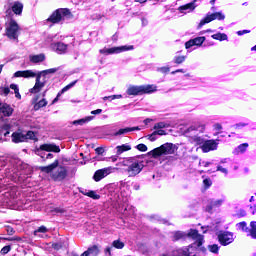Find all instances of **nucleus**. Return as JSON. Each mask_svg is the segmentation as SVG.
Segmentation results:
<instances>
[{"label":"nucleus","mask_w":256,"mask_h":256,"mask_svg":"<svg viewBox=\"0 0 256 256\" xmlns=\"http://www.w3.org/2000/svg\"><path fill=\"white\" fill-rule=\"evenodd\" d=\"M208 249L211 253H219V246L217 244L208 246Z\"/></svg>","instance_id":"42"},{"label":"nucleus","mask_w":256,"mask_h":256,"mask_svg":"<svg viewBox=\"0 0 256 256\" xmlns=\"http://www.w3.org/2000/svg\"><path fill=\"white\" fill-rule=\"evenodd\" d=\"M236 215L237 217H245L247 213L245 212V210H239Z\"/></svg>","instance_id":"53"},{"label":"nucleus","mask_w":256,"mask_h":256,"mask_svg":"<svg viewBox=\"0 0 256 256\" xmlns=\"http://www.w3.org/2000/svg\"><path fill=\"white\" fill-rule=\"evenodd\" d=\"M126 93L133 96L143 95L142 86H129Z\"/></svg>","instance_id":"16"},{"label":"nucleus","mask_w":256,"mask_h":256,"mask_svg":"<svg viewBox=\"0 0 256 256\" xmlns=\"http://www.w3.org/2000/svg\"><path fill=\"white\" fill-rule=\"evenodd\" d=\"M192 141L194 143H196V145H201V146L203 145V143H205V140L203 138L199 137V136H194L192 138Z\"/></svg>","instance_id":"40"},{"label":"nucleus","mask_w":256,"mask_h":256,"mask_svg":"<svg viewBox=\"0 0 256 256\" xmlns=\"http://www.w3.org/2000/svg\"><path fill=\"white\" fill-rule=\"evenodd\" d=\"M127 133H131L129 127L119 129L116 133L113 134V136L119 137V136L125 135Z\"/></svg>","instance_id":"34"},{"label":"nucleus","mask_w":256,"mask_h":256,"mask_svg":"<svg viewBox=\"0 0 256 256\" xmlns=\"http://www.w3.org/2000/svg\"><path fill=\"white\" fill-rule=\"evenodd\" d=\"M245 33H251V31H249V30L238 31L237 35L241 36V35H245Z\"/></svg>","instance_id":"59"},{"label":"nucleus","mask_w":256,"mask_h":256,"mask_svg":"<svg viewBox=\"0 0 256 256\" xmlns=\"http://www.w3.org/2000/svg\"><path fill=\"white\" fill-rule=\"evenodd\" d=\"M25 137H26V140L27 139H32V140H35V132L33 131H28L26 134H24Z\"/></svg>","instance_id":"46"},{"label":"nucleus","mask_w":256,"mask_h":256,"mask_svg":"<svg viewBox=\"0 0 256 256\" xmlns=\"http://www.w3.org/2000/svg\"><path fill=\"white\" fill-rule=\"evenodd\" d=\"M30 63H43L45 61V54H37L29 56Z\"/></svg>","instance_id":"24"},{"label":"nucleus","mask_w":256,"mask_h":256,"mask_svg":"<svg viewBox=\"0 0 256 256\" xmlns=\"http://www.w3.org/2000/svg\"><path fill=\"white\" fill-rule=\"evenodd\" d=\"M10 89H12L14 93H17V91H19V86H17V84H11Z\"/></svg>","instance_id":"54"},{"label":"nucleus","mask_w":256,"mask_h":256,"mask_svg":"<svg viewBox=\"0 0 256 256\" xmlns=\"http://www.w3.org/2000/svg\"><path fill=\"white\" fill-rule=\"evenodd\" d=\"M179 253L180 255H183V256H195L197 253V248L193 246H189L184 249H180Z\"/></svg>","instance_id":"18"},{"label":"nucleus","mask_w":256,"mask_h":256,"mask_svg":"<svg viewBox=\"0 0 256 256\" xmlns=\"http://www.w3.org/2000/svg\"><path fill=\"white\" fill-rule=\"evenodd\" d=\"M154 132L156 135H160V136L167 135V132H165V130L163 129H158V130H155Z\"/></svg>","instance_id":"51"},{"label":"nucleus","mask_w":256,"mask_h":256,"mask_svg":"<svg viewBox=\"0 0 256 256\" xmlns=\"http://www.w3.org/2000/svg\"><path fill=\"white\" fill-rule=\"evenodd\" d=\"M101 113H103L102 109H97V110L91 111V115H101Z\"/></svg>","instance_id":"55"},{"label":"nucleus","mask_w":256,"mask_h":256,"mask_svg":"<svg viewBox=\"0 0 256 256\" xmlns=\"http://www.w3.org/2000/svg\"><path fill=\"white\" fill-rule=\"evenodd\" d=\"M97 155H103L105 153V149L98 147L95 149Z\"/></svg>","instance_id":"52"},{"label":"nucleus","mask_w":256,"mask_h":256,"mask_svg":"<svg viewBox=\"0 0 256 256\" xmlns=\"http://www.w3.org/2000/svg\"><path fill=\"white\" fill-rule=\"evenodd\" d=\"M185 237H187V234H185V232L177 231L174 232L173 241H179L181 239H185Z\"/></svg>","instance_id":"32"},{"label":"nucleus","mask_w":256,"mask_h":256,"mask_svg":"<svg viewBox=\"0 0 256 256\" xmlns=\"http://www.w3.org/2000/svg\"><path fill=\"white\" fill-rule=\"evenodd\" d=\"M177 151V146L173 143H165L158 148L151 150L148 155H151L154 159L161 157V155H174Z\"/></svg>","instance_id":"4"},{"label":"nucleus","mask_w":256,"mask_h":256,"mask_svg":"<svg viewBox=\"0 0 256 256\" xmlns=\"http://www.w3.org/2000/svg\"><path fill=\"white\" fill-rule=\"evenodd\" d=\"M14 77H23L24 79H30L36 77V82L33 88L30 89V93L36 94L45 87L47 80L41 77V74L35 73L33 70L17 71L14 73Z\"/></svg>","instance_id":"2"},{"label":"nucleus","mask_w":256,"mask_h":256,"mask_svg":"<svg viewBox=\"0 0 256 256\" xmlns=\"http://www.w3.org/2000/svg\"><path fill=\"white\" fill-rule=\"evenodd\" d=\"M237 227H239L242 231H245V233H249V228L247 227L246 222H240L237 224Z\"/></svg>","instance_id":"41"},{"label":"nucleus","mask_w":256,"mask_h":256,"mask_svg":"<svg viewBox=\"0 0 256 256\" xmlns=\"http://www.w3.org/2000/svg\"><path fill=\"white\" fill-rule=\"evenodd\" d=\"M10 91L11 90L9 88H4V94L5 95H9Z\"/></svg>","instance_id":"63"},{"label":"nucleus","mask_w":256,"mask_h":256,"mask_svg":"<svg viewBox=\"0 0 256 256\" xmlns=\"http://www.w3.org/2000/svg\"><path fill=\"white\" fill-rule=\"evenodd\" d=\"M130 129V132L131 131H141V128H139V126H136V127H129Z\"/></svg>","instance_id":"61"},{"label":"nucleus","mask_w":256,"mask_h":256,"mask_svg":"<svg viewBox=\"0 0 256 256\" xmlns=\"http://www.w3.org/2000/svg\"><path fill=\"white\" fill-rule=\"evenodd\" d=\"M159 71H161V73H169V67H161Z\"/></svg>","instance_id":"58"},{"label":"nucleus","mask_w":256,"mask_h":256,"mask_svg":"<svg viewBox=\"0 0 256 256\" xmlns=\"http://www.w3.org/2000/svg\"><path fill=\"white\" fill-rule=\"evenodd\" d=\"M38 99H39V97H36L33 101L34 111H39V109H41L43 107H47V100L46 99H42L39 102H37Z\"/></svg>","instance_id":"23"},{"label":"nucleus","mask_w":256,"mask_h":256,"mask_svg":"<svg viewBox=\"0 0 256 256\" xmlns=\"http://www.w3.org/2000/svg\"><path fill=\"white\" fill-rule=\"evenodd\" d=\"M223 205V200H214L211 202V207H221Z\"/></svg>","instance_id":"45"},{"label":"nucleus","mask_w":256,"mask_h":256,"mask_svg":"<svg viewBox=\"0 0 256 256\" xmlns=\"http://www.w3.org/2000/svg\"><path fill=\"white\" fill-rule=\"evenodd\" d=\"M136 149H138V151H141L142 153H145V151H147V145H145V144H138L136 146Z\"/></svg>","instance_id":"47"},{"label":"nucleus","mask_w":256,"mask_h":256,"mask_svg":"<svg viewBox=\"0 0 256 256\" xmlns=\"http://www.w3.org/2000/svg\"><path fill=\"white\" fill-rule=\"evenodd\" d=\"M193 131H199V133H203L205 131V125L199 122L194 123L184 131V134L189 135V133H193Z\"/></svg>","instance_id":"14"},{"label":"nucleus","mask_w":256,"mask_h":256,"mask_svg":"<svg viewBox=\"0 0 256 256\" xmlns=\"http://www.w3.org/2000/svg\"><path fill=\"white\" fill-rule=\"evenodd\" d=\"M19 24H17V21L10 20L6 27V36L8 39H19V31H20Z\"/></svg>","instance_id":"6"},{"label":"nucleus","mask_w":256,"mask_h":256,"mask_svg":"<svg viewBox=\"0 0 256 256\" xmlns=\"http://www.w3.org/2000/svg\"><path fill=\"white\" fill-rule=\"evenodd\" d=\"M185 59H187L186 56H175L174 62L176 63V65H181V63H185Z\"/></svg>","instance_id":"38"},{"label":"nucleus","mask_w":256,"mask_h":256,"mask_svg":"<svg viewBox=\"0 0 256 256\" xmlns=\"http://www.w3.org/2000/svg\"><path fill=\"white\" fill-rule=\"evenodd\" d=\"M131 50H133V46H120V47L101 49L100 53L104 55H113L115 53H123V51H131Z\"/></svg>","instance_id":"8"},{"label":"nucleus","mask_w":256,"mask_h":256,"mask_svg":"<svg viewBox=\"0 0 256 256\" xmlns=\"http://www.w3.org/2000/svg\"><path fill=\"white\" fill-rule=\"evenodd\" d=\"M0 113L4 117H11L13 115V108L9 104H0Z\"/></svg>","instance_id":"15"},{"label":"nucleus","mask_w":256,"mask_h":256,"mask_svg":"<svg viewBox=\"0 0 256 256\" xmlns=\"http://www.w3.org/2000/svg\"><path fill=\"white\" fill-rule=\"evenodd\" d=\"M167 127H170L169 123L166 122H158L154 125L153 129L158 130V129H167Z\"/></svg>","instance_id":"36"},{"label":"nucleus","mask_w":256,"mask_h":256,"mask_svg":"<svg viewBox=\"0 0 256 256\" xmlns=\"http://www.w3.org/2000/svg\"><path fill=\"white\" fill-rule=\"evenodd\" d=\"M212 39H215L216 41H227V34H224V33L213 34Z\"/></svg>","instance_id":"33"},{"label":"nucleus","mask_w":256,"mask_h":256,"mask_svg":"<svg viewBox=\"0 0 256 256\" xmlns=\"http://www.w3.org/2000/svg\"><path fill=\"white\" fill-rule=\"evenodd\" d=\"M9 251H11V246H4V247L1 249L0 253H1L2 255H7V253H9Z\"/></svg>","instance_id":"49"},{"label":"nucleus","mask_w":256,"mask_h":256,"mask_svg":"<svg viewBox=\"0 0 256 256\" xmlns=\"http://www.w3.org/2000/svg\"><path fill=\"white\" fill-rule=\"evenodd\" d=\"M7 233H8V235H13L15 233V230H13L12 227H8L7 228Z\"/></svg>","instance_id":"60"},{"label":"nucleus","mask_w":256,"mask_h":256,"mask_svg":"<svg viewBox=\"0 0 256 256\" xmlns=\"http://www.w3.org/2000/svg\"><path fill=\"white\" fill-rule=\"evenodd\" d=\"M247 147H249L248 143L240 144L236 151H238V153H245L247 151Z\"/></svg>","instance_id":"39"},{"label":"nucleus","mask_w":256,"mask_h":256,"mask_svg":"<svg viewBox=\"0 0 256 256\" xmlns=\"http://www.w3.org/2000/svg\"><path fill=\"white\" fill-rule=\"evenodd\" d=\"M12 11L15 15H21L23 13V5L20 2H15L12 6Z\"/></svg>","instance_id":"26"},{"label":"nucleus","mask_w":256,"mask_h":256,"mask_svg":"<svg viewBox=\"0 0 256 256\" xmlns=\"http://www.w3.org/2000/svg\"><path fill=\"white\" fill-rule=\"evenodd\" d=\"M247 124L245 123H239V124H236L234 127L235 129H239V127H245Z\"/></svg>","instance_id":"62"},{"label":"nucleus","mask_w":256,"mask_h":256,"mask_svg":"<svg viewBox=\"0 0 256 256\" xmlns=\"http://www.w3.org/2000/svg\"><path fill=\"white\" fill-rule=\"evenodd\" d=\"M186 237H191L196 242L197 247H201L203 245V235L199 234V231L195 229H191L187 234Z\"/></svg>","instance_id":"12"},{"label":"nucleus","mask_w":256,"mask_h":256,"mask_svg":"<svg viewBox=\"0 0 256 256\" xmlns=\"http://www.w3.org/2000/svg\"><path fill=\"white\" fill-rule=\"evenodd\" d=\"M86 197H90L91 199H101V196H99L95 191L90 190L87 193H85Z\"/></svg>","instance_id":"37"},{"label":"nucleus","mask_w":256,"mask_h":256,"mask_svg":"<svg viewBox=\"0 0 256 256\" xmlns=\"http://www.w3.org/2000/svg\"><path fill=\"white\" fill-rule=\"evenodd\" d=\"M218 241L222 245H231L233 241H235V238H233V233L231 232H220L218 234Z\"/></svg>","instance_id":"10"},{"label":"nucleus","mask_w":256,"mask_h":256,"mask_svg":"<svg viewBox=\"0 0 256 256\" xmlns=\"http://www.w3.org/2000/svg\"><path fill=\"white\" fill-rule=\"evenodd\" d=\"M203 184L206 189H209V187H211V185H213V182L211 181V179L206 178L203 180Z\"/></svg>","instance_id":"44"},{"label":"nucleus","mask_w":256,"mask_h":256,"mask_svg":"<svg viewBox=\"0 0 256 256\" xmlns=\"http://www.w3.org/2000/svg\"><path fill=\"white\" fill-rule=\"evenodd\" d=\"M248 235L252 239H256V221L250 222V229L248 230Z\"/></svg>","instance_id":"27"},{"label":"nucleus","mask_w":256,"mask_h":256,"mask_svg":"<svg viewBox=\"0 0 256 256\" xmlns=\"http://www.w3.org/2000/svg\"><path fill=\"white\" fill-rule=\"evenodd\" d=\"M113 171H115V168H113L111 166L99 169L94 173L93 179H94V181L99 182V181H101V179H105V177H107V175H111V173H113Z\"/></svg>","instance_id":"9"},{"label":"nucleus","mask_w":256,"mask_h":256,"mask_svg":"<svg viewBox=\"0 0 256 256\" xmlns=\"http://www.w3.org/2000/svg\"><path fill=\"white\" fill-rule=\"evenodd\" d=\"M123 167H128L126 169V173L128 174V177H137L141 171H143V162H139V160L135 158H127L124 161H122Z\"/></svg>","instance_id":"3"},{"label":"nucleus","mask_w":256,"mask_h":256,"mask_svg":"<svg viewBox=\"0 0 256 256\" xmlns=\"http://www.w3.org/2000/svg\"><path fill=\"white\" fill-rule=\"evenodd\" d=\"M203 43H205V36L196 37L194 39H191V40L187 41L185 43V48L186 49H191V47H195V45L197 47H201V45H203Z\"/></svg>","instance_id":"13"},{"label":"nucleus","mask_w":256,"mask_h":256,"mask_svg":"<svg viewBox=\"0 0 256 256\" xmlns=\"http://www.w3.org/2000/svg\"><path fill=\"white\" fill-rule=\"evenodd\" d=\"M146 137L151 142L157 141V134L155 133V131L152 134L147 135Z\"/></svg>","instance_id":"48"},{"label":"nucleus","mask_w":256,"mask_h":256,"mask_svg":"<svg viewBox=\"0 0 256 256\" xmlns=\"http://www.w3.org/2000/svg\"><path fill=\"white\" fill-rule=\"evenodd\" d=\"M65 17H71V11L67 8L57 9L48 19L50 23H60Z\"/></svg>","instance_id":"5"},{"label":"nucleus","mask_w":256,"mask_h":256,"mask_svg":"<svg viewBox=\"0 0 256 256\" xmlns=\"http://www.w3.org/2000/svg\"><path fill=\"white\" fill-rule=\"evenodd\" d=\"M35 233H47V227L41 226L35 231Z\"/></svg>","instance_id":"50"},{"label":"nucleus","mask_w":256,"mask_h":256,"mask_svg":"<svg viewBox=\"0 0 256 256\" xmlns=\"http://www.w3.org/2000/svg\"><path fill=\"white\" fill-rule=\"evenodd\" d=\"M123 96L121 94L119 95H112V96H105L103 98L104 101H107V99H110V101H113L115 99H121Z\"/></svg>","instance_id":"43"},{"label":"nucleus","mask_w":256,"mask_h":256,"mask_svg":"<svg viewBox=\"0 0 256 256\" xmlns=\"http://www.w3.org/2000/svg\"><path fill=\"white\" fill-rule=\"evenodd\" d=\"M216 19H218V21H223L225 19V15L221 12L208 14L204 19L200 21L198 29H201L203 25H207V23H211V21H215Z\"/></svg>","instance_id":"7"},{"label":"nucleus","mask_w":256,"mask_h":256,"mask_svg":"<svg viewBox=\"0 0 256 256\" xmlns=\"http://www.w3.org/2000/svg\"><path fill=\"white\" fill-rule=\"evenodd\" d=\"M117 149V155H121L122 153H125V151H131V145L129 144H123L116 147Z\"/></svg>","instance_id":"28"},{"label":"nucleus","mask_w":256,"mask_h":256,"mask_svg":"<svg viewBox=\"0 0 256 256\" xmlns=\"http://www.w3.org/2000/svg\"><path fill=\"white\" fill-rule=\"evenodd\" d=\"M67 44L58 42L53 45V49L58 53V55H63L64 53H67Z\"/></svg>","instance_id":"19"},{"label":"nucleus","mask_w":256,"mask_h":256,"mask_svg":"<svg viewBox=\"0 0 256 256\" xmlns=\"http://www.w3.org/2000/svg\"><path fill=\"white\" fill-rule=\"evenodd\" d=\"M81 256H90V255L88 254V252H87V250H86L85 252H83V253L81 254Z\"/></svg>","instance_id":"64"},{"label":"nucleus","mask_w":256,"mask_h":256,"mask_svg":"<svg viewBox=\"0 0 256 256\" xmlns=\"http://www.w3.org/2000/svg\"><path fill=\"white\" fill-rule=\"evenodd\" d=\"M86 251L88 252V254L90 256H97V255H99V246L93 245V246L89 247Z\"/></svg>","instance_id":"30"},{"label":"nucleus","mask_w":256,"mask_h":256,"mask_svg":"<svg viewBox=\"0 0 256 256\" xmlns=\"http://www.w3.org/2000/svg\"><path fill=\"white\" fill-rule=\"evenodd\" d=\"M197 5H195V2H190L186 5H183V6H180L179 7V11L183 12V11H188L191 12V11H195Z\"/></svg>","instance_id":"25"},{"label":"nucleus","mask_w":256,"mask_h":256,"mask_svg":"<svg viewBox=\"0 0 256 256\" xmlns=\"http://www.w3.org/2000/svg\"><path fill=\"white\" fill-rule=\"evenodd\" d=\"M77 84V80L71 82L70 84H68L67 86H65L61 92H59L57 94V96L54 98V100L52 101V105L57 103L59 101V97H61V95H63V93H66V91H69V89H71V87H75V85Z\"/></svg>","instance_id":"17"},{"label":"nucleus","mask_w":256,"mask_h":256,"mask_svg":"<svg viewBox=\"0 0 256 256\" xmlns=\"http://www.w3.org/2000/svg\"><path fill=\"white\" fill-rule=\"evenodd\" d=\"M95 119L94 116H88L86 118H82L80 120H75L73 123L74 125H85V123H89V121H93Z\"/></svg>","instance_id":"29"},{"label":"nucleus","mask_w":256,"mask_h":256,"mask_svg":"<svg viewBox=\"0 0 256 256\" xmlns=\"http://www.w3.org/2000/svg\"><path fill=\"white\" fill-rule=\"evenodd\" d=\"M217 171H221V173H225V175H227V169L223 168V166H218Z\"/></svg>","instance_id":"56"},{"label":"nucleus","mask_w":256,"mask_h":256,"mask_svg":"<svg viewBox=\"0 0 256 256\" xmlns=\"http://www.w3.org/2000/svg\"><path fill=\"white\" fill-rule=\"evenodd\" d=\"M41 151H52L53 153H60L61 148L53 144H43L40 146Z\"/></svg>","instance_id":"20"},{"label":"nucleus","mask_w":256,"mask_h":256,"mask_svg":"<svg viewBox=\"0 0 256 256\" xmlns=\"http://www.w3.org/2000/svg\"><path fill=\"white\" fill-rule=\"evenodd\" d=\"M112 247H114L115 249H123L125 247V243L122 242L120 239L114 240L112 242Z\"/></svg>","instance_id":"35"},{"label":"nucleus","mask_w":256,"mask_h":256,"mask_svg":"<svg viewBox=\"0 0 256 256\" xmlns=\"http://www.w3.org/2000/svg\"><path fill=\"white\" fill-rule=\"evenodd\" d=\"M39 170L42 173L50 174L53 181H65L67 179V168L65 166H59V160H55L48 166H40Z\"/></svg>","instance_id":"1"},{"label":"nucleus","mask_w":256,"mask_h":256,"mask_svg":"<svg viewBox=\"0 0 256 256\" xmlns=\"http://www.w3.org/2000/svg\"><path fill=\"white\" fill-rule=\"evenodd\" d=\"M57 71H58L57 68H50V69H47V70H43L42 72H39L38 75H41V77L43 79H46V75L57 73Z\"/></svg>","instance_id":"31"},{"label":"nucleus","mask_w":256,"mask_h":256,"mask_svg":"<svg viewBox=\"0 0 256 256\" xmlns=\"http://www.w3.org/2000/svg\"><path fill=\"white\" fill-rule=\"evenodd\" d=\"M214 129H215V131H221V129H223V126H221V124L217 123V124H214Z\"/></svg>","instance_id":"57"},{"label":"nucleus","mask_w":256,"mask_h":256,"mask_svg":"<svg viewBox=\"0 0 256 256\" xmlns=\"http://www.w3.org/2000/svg\"><path fill=\"white\" fill-rule=\"evenodd\" d=\"M12 141L13 143H23L27 141V137H25V134L21 132H14L12 134Z\"/></svg>","instance_id":"22"},{"label":"nucleus","mask_w":256,"mask_h":256,"mask_svg":"<svg viewBox=\"0 0 256 256\" xmlns=\"http://www.w3.org/2000/svg\"><path fill=\"white\" fill-rule=\"evenodd\" d=\"M141 87L142 95L155 93V91H157V85L155 84L141 85Z\"/></svg>","instance_id":"21"},{"label":"nucleus","mask_w":256,"mask_h":256,"mask_svg":"<svg viewBox=\"0 0 256 256\" xmlns=\"http://www.w3.org/2000/svg\"><path fill=\"white\" fill-rule=\"evenodd\" d=\"M218 145L219 143L215 140H206L203 145L200 146V149H202L203 153H209V151L217 150Z\"/></svg>","instance_id":"11"}]
</instances>
